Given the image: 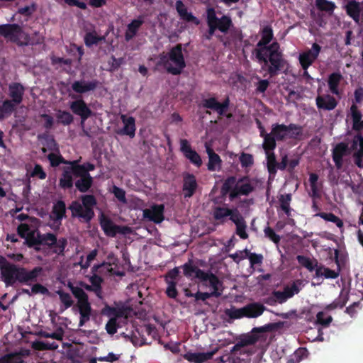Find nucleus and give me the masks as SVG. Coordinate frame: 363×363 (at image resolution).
I'll list each match as a JSON object with an SVG mask.
<instances>
[{"instance_id":"nucleus-36","label":"nucleus","mask_w":363,"mask_h":363,"mask_svg":"<svg viewBox=\"0 0 363 363\" xmlns=\"http://www.w3.org/2000/svg\"><path fill=\"white\" fill-rule=\"evenodd\" d=\"M351 116L352 118V128L354 130L359 131L363 128L362 115L358 110V107L355 104H352L350 107Z\"/></svg>"},{"instance_id":"nucleus-4","label":"nucleus","mask_w":363,"mask_h":363,"mask_svg":"<svg viewBox=\"0 0 363 363\" xmlns=\"http://www.w3.org/2000/svg\"><path fill=\"white\" fill-rule=\"evenodd\" d=\"M82 203L73 201L68 208L72 213V218H77L85 223H89L94 218V208L97 204L96 197L92 194H84L80 196Z\"/></svg>"},{"instance_id":"nucleus-34","label":"nucleus","mask_w":363,"mask_h":363,"mask_svg":"<svg viewBox=\"0 0 363 363\" xmlns=\"http://www.w3.org/2000/svg\"><path fill=\"white\" fill-rule=\"evenodd\" d=\"M278 328V323H268L261 327H256L252 330V336L247 341L248 344L255 343L259 337L256 335L257 333H269L276 330Z\"/></svg>"},{"instance_id":"nucleus-2","label":"nucleus","mask_w":363,"mask_h":363,"mask_svg":"<svg viewBox=\"0 0 363 363\" xmlns=\"http://www.w3.org/2000/svg\"><path fill=\"white\" fill-rule=\"evenodd\" d=\"M255 57L262 64V69L267 72L270 78L277 77L281 73H285L288 69V61L284 58V55L281 46L269 48L264 52L257 51Z\"/></svg>"},{"instance_id":"nucleus-49","label":"nucleus","mask_w":363,"mask_h":363,"mask_svg":"<svg viewBox=\"0 0 363 363\" xmlns=\"http://www.w3.org/2000/svg\"><path fill=\"white\" fill-rule=\"evenodd\" d=\"M291 201V195L286 194L281 195L279 197L280 207L284 211L287 216H291V209L290 208V202Z\"/></svg>"},{"instance_id":"nucleus-48","label":"nucleus","mask_w":363,"mask_h":363,"mask_svg":"<svg viewBox=\"0 0 363 363\" xmlns=\"http://www.w3.org/2000/svg\"><path fill=\"white\" fill-rule=\"evenodd\" d=\"M225 313L229 318L233 320L245 318L244 306L240 308L232 306L230 308L226 309Z\"/></svg>"},{"instance_id":"nucleus-37","label":"nucleus","mask_w":363,"mask_h":363,"mask_svg":"<svg viewBox=\"0 0 363 363\" xmlns=\"http://www.w3.org/2000/svg\"><path fill=\"white\" fill-rule=\"evenodd\" d=\"M318 175L315 173H311L309 174V183L311 186V192L309 196L312 200L319 199L321 198V193L320 188L318 185Z\"/></svg>"},{"instance_id":"nucleus-55","label":"nucleus","mask_w":363,"mask_h":363,"mask_svg":"<svg viewBox=\"0 0 363 363\" xmlns=\"http://www.w3.org/2000/svg\"><path fill=\"white\" fill-rule=\"evenodd\" d=\"M301 284V281L297 280L295 282H294L291 286H286L284 289L289 298L293 297L295 294L299 293L301 290L299 285Z\"/></svg>"},{"instance_id":"nucleus-1","label":"nucleus","mask_w":363,"mask_h":363,"mask_svg":"<svg viewBox=\"0 0 363 363\" xmlns=\"http://www.w3.org/2000/svg\"><path fill=\"white\" fill-rule=\"evenodd\" d=\"M0 269L6 286H13L16 281L26 284L29 281H36L43 272L41 267H35L32 270L28 271L25 267L8 262L2 256H0Z\"/></svg>"},{"instance_id":"nucleus-19","label":"nucleus","mask_w":363,"mask_h":363,"mask_svg":"<svg viewBox=\"0 0 363 363\" xmlns=\"http://www.w3.org/2000/svg\"><path fill=\"white\" fill-rule=\"evenodd\" d=\"M350 153L348 145L345 143H339L333 148L332 152L333 160L335 167L340 169L343 165V157Z\"/></svg>"},{"instance_id":"nucleus-60","label":"nucleus","mask_w":363,"mask_h":363,"mask_svg":"<svg viewBox=\"0 0 363 363\" xmlns=\"http://www.w3.org/2000/svg\"><path fill=\"white\" fill-rule=\"evenodd\" d=\"M240 162L242 167H249L253 164V157L251 154L242 152L240 156Z\"/></svg>"},{"instance_id":"nucleus-14","label":"nucleus","mask_w":363,"mask_h":363,"mask_svg":"<svg viewBox=\"0 0 363 363\" xmlns=\"http://www.w3.org/2000/svg\"><path fill=\"white\" fill-rule=\"evenodd\" d=\"M254 191V186L251 184L247 177H243L239 179L233 189L229 194L231 201L238 198L239 196H247Z\"/></svg>"},{"instance_id":"nucleus-31","label":"nucleus","mask_w":363,"mask_h":363,"mask_svg":"<svg viewBox=\"0 0 363 363\" xmlns=\"http://www.w3.org/2000/svg\"><path fill=\"white\" fill-rule=\"evenodd\" d=\"M24 244L29 248H33L35 252H40V232L38 230H30L26 234Z\"/></svg>"},{"instance_id":"nucleus-3","label":"nucleus","mask_w":363,"mask_h":363,"mask_svg":"<svg viewBox=\"0 0 363 363\" xmlns=\"http://www.w3.org/2000/svg\"><path fill=\"white\" fill-rule=\"evenodd\" d=\"M302 134L303 128L299 125L272 124L271 132L267 135L264 150H274L277 147V141H284L287 138L297 139Z\"/></svg>"},{"instance_id":"nucleus-53","label":"nucleus","mask_w":363,"mask_h":363,"mask_svg":"<svg viewBox=\"0 0 363 363\" xmlns=\"http://www.w3.org/2000/svg\"><path fill=\"white\" fill-rule=\"evenodd\" d=\"M57 294L59 295L60 301L64 304L65 308L67 309L73 305V300L72 299L71 295L62 290H58Z\"/></svg>"},{"instance_id":"nucleus-63","label":"nucleus","mask_w":363,"mask_h":363,"mask_svg":"<svg viewBox=\"0 0 363 363\" xmlns=\"http://www.w3.org/2000/svg\"><path fill=\"white\" fill-rule=\"evenodd\" d=\"M229 219L234 223L235 225L245 220V218L237 208L231 209V213L229 215Z\"/></svg>"},{"instance_id":"nucleus-22","label":"nucleus","mask_w":363,"mask_h":363,"mask_svg":"<svg viewBox=\"0 0 363 363\" xmlns=\"http://www.w3.org/2000/svg\"><path fill=\"white\" fill-rule=\"evenodd\" d=\"M184 275L190 279L196 278L201 281L206 278V272L195 266L191 259L182 266Z\"/></svg>"},{"instance_id":"nucleus-39","label":"nucleus","mask_w":363,"mask_h":363,"mask_svg":"<svg viewBox=\"0 0 363 363\" xmlns=\"http://www.w3.org/2000/svg\"><path fill=\"white\" fill-rule=\"evenodd\" d=\"M52 213L54 215V220L60 221L66 216V205L64 201L59 200L54 203Z\"/></svg>"},{"instance_id":"nucleus-58","label":"nucleus","mask_w":363,"mask_h":363,"mask_svg":"<svg viewBox=\"0 0 363 363\" xmlns=\"http://www.w3.org/2000/svg\"><path fill=\"white\" fill-rule=\"evenodd\" d=\"M325 313L324 312H318L316 315V322L319 325L328 327L332 322L333 318L330 315H328L326 318H325Z\"/></svg>"},{"instance_id":"nucleus-26","label":"nucleus","mask_w":363,"mask_h":363,"mask_svg":"<svg viewBox=\"0 0 363 363\" xmlns=\"http://www.w3.org/2000/svg\"><path fill=\"white\" fill-rule=\"evenodd\" d=\"M245 318H256L267 310L264 304L259 302H252L244 306Z\"/></svg>"},{"instance_id":"nucleus-54","label":"nucleus","mask_w":363,"mask_h":363,"mask_svg":"<svg viewBox=\"0 0 363 363\" xmlns=\"http://www.w3.org/2000/svg\"><path fill=\"white\" fill-rule=\"evenodd\" d=\"M347 302V299L345 297L340 296L338 298L334 300L331 303L327 305L325 309L327 311L335 310L337 308H342Z\"/></svg>"},{"instance_id":"nucleus-38","label":"nucleus","mask_w":363,"mask_h":363,"mask_svg":"<svg viewBox=\"0 0 363 363\" xmlns=\"http://www.w3.org/2000/svg\"><path fill=\"white\" fill-rule=\"evenodd\" d=\"M175 6L176 10L182 20L187 22H193L197 20L191 13L188 12L187 9L182 1H177Z\"/></svg>"},{"instance_id":"nucleus-57","label":"nucleus","mask_w":363,"mask_h":363,"mask_svg":"<svg viewBox=\"0 0 363 363\" xmlns=\"http://www.w3.org/2000/svg\"><path fill=\"white\" fill-rule=\"evenodd\" d=\"M264 233L266 238H269L274 243L278 244L280 242V236L277 235L273 228L269 226H267L264 229Z\"/></svg>"},{"instance_id":"nucleus-25","label":"nucleus","mask_w":363,"mask_h":363,"mask_svg":"<svg viewBox=\"0 0 363 363\" xmlns=\"http://www.w3.org/2000/svg\"><path fill=\"white\" fill-rule=\"evenodd\" d=\"M121 119L124 126L118 133L121 135H128L133 138L135 135V120L133 116L127 117L125 115H121Z\"/></svg>"},{"instance_id":"nucleus-7","label":"nucleus","mask_w":363,"mask_h":363,"mask_svg":"<svg viewBox=\"0 0 363 363\" xmlns=\"http://www.w3.org/2000/svg\"><path fill=\"white\" fill-rule=\"evenodd\" d=\"M67 286L77 300V306L80 314L79 325L82 327L90 320L91 315L92 309L89 296L82 287L75 286L72 283H69Z\"/></svg>"},{"instance_id":"nucleus-32","label":"nucleus","mask_w":363,"mask_h":363,"mask_svg":"<svg viewBox=\"0 0 363 363\" xmlns=\"http://www.w3.org/2000/svg\"><path fill=\"white\" fill-rule=\"evenodd\" d=\"M209 281L210 286L213 289L212 292H216V295H212L213 297L218 298L221 296L223 289L220 288L223 286V282L218 278L214 274L208 272L206 274V278L202 279L201 281Z\"/></svg>"},{"instance_id":"nucleus-5","label":"nucleus","mask_w":363,"mask_h":363,"mask_svg":"<svg viewBox=\"0 0 363 363\" xmlns=\"http://www.w3.org/2000/svg\"><path fill=\"white\" fill-rule=\"evenodd\" d=\"M93 182L94 179L91 176L71 172L67 168L62 167V172L59 179V186L61 189L66 190L72 189L74 184L79 192L86 193L90 189Z\"/></svg>"},{"instance_id":"nucleus-59","label":"nucleus","mask_w":363,"mask_h":363,"mask_svg":"<svg viewBox=\"0 0 363 363\" xmlns=\"http://www.w3.org/2000/svg\"><path fill=\"white\" fill-rule=\"evenodd\" d=\"M236 226V234L242 240L248 238V234L246 232L247 224L245 220H243L239 223L235 224Z\"/></svg>"},{"instance_id":"nucleus-51","label":"nucleus","mask_w":363,"mask_h":363,"mask_svg":"<svg viewBox=\"0 0 363 363\" xmlns=\"http://www.w3.org/2000/svg\"><path fill=\"white\" fill-rule=\"evenodd\" d=\"M237 179L234 176H231L228 177L225 182H223L222 187H221V191L223 194H226L228 193H230L231 191L233 189L234 186H235L237 183Z\"/></svg>"},{"instance_id":"nucleus-10","label":"nucleus","mask_w":363,"mask_h":363,"mask_svg":"<svg viewBox=\"0 0 363 363\" xmlns=\"http://www.w3.org/2000/svg\"><path fill=\"white\" fill-rule=\"evenodd\" d=\"M259 34L261 39L257 43L256 48L253 51L254 54H257L258 50L264 52L268 50L269 48H277L280 45L277 41L270 43L274 38L273 29L270 25L265 26L261 28Z\"/></svg>"},{"instance_id":"nucleus-33","label":"nucleus","mask_w":363,"mask_h":363,"mask_svg":"<svg viewBox=\"0 0 363 363\" xmlns=\"http://www.w3.org/2000/svg\"><path fill=\"white\" fill-rule=\"evenodd\" d=\"M144 23L143 16H140L138 18L133 20L127 26L125 33V40L128 42L132 40L138 33L140 26Z\"/></svg>"},{"instance_id":"nucleus-12","label":"nucleus","mask_w":363,"mask_h":363,"mask_svg":"<svg viewBox=\"0 0 363 363\" xmlns=\"http://www.w3.org/2000/svg\"><path fill=\"white\" fill-rule=\"evenodd\" d=\"M23 33V28L18 24L6 23L0 25V35L13 43L19 44Z\"/></svg>"},{"instance_id":"nucleus-17","label":"nucleus","mask_w":363,"mask_h":363,"mask_svg":"<svg viewBox=\"0 0 363 363\" xmlns=\"http://www.w3.org/2000/svg\"><path fill=\"white\" fill-rule=\"evenodd\" d=\"M69 108L73 113L80 116L81 125H83L86 120L92 114L91 110L88 107L86 103L82 98L71 102Z\"/></svg>"},{"instance_id":"nucleus-45","label":"nucleus","mask_w":363,"mask_h":363,"mask_svg":"<svg viewBox=\"0 0 363 363\" xmlns=\"http://www.w3.org/2000/svg\"><path fill=\"white\" fill-rule=\"evenodd\" d=\"M104 39V37L99 36L95 31L87 32L84 37V43L88 48H91L94 45H97Z\"/></svg>"},{"instance_id":"nucleus-52","label":"nucleus","mask_w":363,"mask_h":363,"mask_svg":"<svg viewBox=\"0 0 363 363\" xmlns=\"http://www.w3.org/2000/svg\"><path fill=\"white\" fill-rule=\"evenodd\" d=\"M245 257H247L250 260V263L251 267H253L256 264H260L263 261V256L261 254H256L254 252H250L248 250H244Z\"/></svg>"},{"instance_id":"nucleus-9","label":"nucleus","mask_w":363,"mask_h":363,"mask_svg":"<svg viewBox=\"0 0 363 363\" xmlns=\"http://www.w3.org/2000/svg\"><path fill=\"white\" fill-rule=\"evenodd\" d=\"M169 53V59L174 64V66H169L167 72L173 75H179L186 67V62L182 53V45L177 44L173 47Z\"/></svg>"},{"instance_id":"nucleus-20","label":"nucleus","mask_w":363,"mask_h":363,"mask_svg":"<svg viewBox=\"0 0 363 363\" xmlns=\"http://www.w3.org/2000/svg\"><path fill=\"white\" fill-rule=\"evenodd\" d=\"M99 85V82L97 79L91 81L77 80L72 84V90L79 94H82L89 91H93Z\"/></svg>"},{"instance_id":"nucleus-28","label":"nucleus","mask_w":363,"mask_h":363,"mask_svg":"<svg viewBox=\"0 0 363 363\" xmlns=\"http://www.w3.org/2000/svg\"><path fill=\"white\" fill-rule=\"evenodd\" d=\"M205 147L206 153L208 155V169L211 172L219 170L222 164V160L220 156L207 143H206Z\"/></svg>"},{"instance_id":"nucleus-18","label":"nucleus","mask_w":363,"mask_h":363,"mask_svg":"<svg viewBox=\"0 0 363 363\" xmlns=\"http://www.w3.org/2000/svg\"><path fill=\"white\" fill-rule=\"evenodd\" d=\"M180 145L181 151L183 152L185 157L196 167H201L202 164L201 158L200 155L191 148L188 140L186 139H182Z\"/></svg>"},{"instance_id":"nucleus-44","label":"nucleus","mask_w":363,"mask_h":363,"mask_svg":"<svg viewBox=\"0 0 363 363\" xmlns=\"http://www.w3.org/2000/svg\"><path fill=\"white\" fill-rule=\"evenodd\" d=\"M315 6L319 11L328 12L330 15L333 13L336 8L334 2L328 0H315Z\"/></svg>"},{"instance_id":"nucleus-40","label":"nucleus","mask_w":363,"mask_h":363,"mask_svg":"<svg viewBox=\"0 0 363 363\" xmlns=\"http://www.w3.org/2000/svg\"><path fill=\"white\" fill-rule=\"evenodd\" d=\"M16 108V106L13 102L9 99H6L2 103L0 102V120L10 116Z\"/></svg>"},{"instance_id":"nucleus-13","label":"nucleus","mask_w":363,"mask_h":363,"mask_svg":"<svg viewBox=\"0 0 363 363\" xmlns=\"http://www.w3.org/2000/svg\"><path fill=\"white\" fill-rule=\"evenodd\" d=\"M230 102L229 96H226L222 102L213 96L203 99L202 106L216 111L220 116H224L229 109Z\"/></svg>"},{"instance_id":"nucleus-29","label":"nucleus","mask_w":363,"mask_h":363,"mask_svg":"<svg viewBox=\"0 0 363 363\" xmlns=\"http://www.w3.org/2000/svg\"><path fill=\"white\" fill-rule=\"evenodd\" d=\"M215 352H187L183 354L184 359L193 363H203L208 359H212Z\"/></svg>"},{"instance_id":"nucleus-27","label":"nucleus","mask_w":363,"mask_h":363,"mask_svg":"<svg viewBox=\"0 0 363 363\" xmlns=\"http://www.w3.org/2000/svg\"><path fill=\"white\" fill-rule=\"evenodd\" d=\"M345 9L346 13L352 18L354 22L359 23L361 13L363 11V7L359 2L355 0L349 1L345 6Z\"/></svg>"},{"instance_id":"nucleus-47","label":"nucleus","mask_w":363,"mask_h":363,"mask_svg":"<svg viewBox=\"0 0 363 363\" xmlns=\"http://www.w3.org/2000/svg\"><path fill=\"white\" fill-rule=\"evenodd\" d=\"M48 158L50 162V165L53 167L59 166L60 164H67L70 166V163L72 160H67L62 155H57L55 153H50Z\"/></svg>"},{"instance_id":"nucleus-11","label":"nucleus","mask_w":363,"mask_h":363,"mask_svg":"<svg viewBox=\"0 0 363 363\" xmlns=\"http://www.w3.org/2000/svg\"><path fill=\"white\" fill-rule=\"evenodd\" d=\"M99 223L101 229L108 237L114 238L118 233L125 234L130 231V228L127 226H120L113 223V222L104 213L99 216Z\"/></svg>"},{"instance_id":"nucleus-46","label":"nucleus","mask_w":363,"mask_h":363,"mask_svg":"<svg viewBox=\"0 0 363 363\" xmlns=\"http://www.w3.org/2000/svg\"><path fill=\"white\" fill-rule=\"evenodd\" d=\"M296 259L301 266L304 267L310 272H313L315 267H317V264H318L317 259L313 261L311 258L304 255H298Z\"/></svg>"},{"instance_id":"nucleus-8","label":"nucleus","mask_w":363,"mask_h":363,"mask_svg":"<svg viewBox=\"0 0 363 363\" xmlns=\"http://www.w3.org/2000/svg\"><path fill=\"white\" fill-rule=\"evenodd\" d=\"M47 246L52 250V253L58 255H64L65 250L67 245V240L65 238L57 239L55 234L52 233H40V246Z\"/></svg>"},{"instance_id":"nucleus-15","label":"nucleus","mask_w":363,"mask_h":363,"mask_svg":"<svg viewBox=\"0 0 363 363\" xmlns=\"http://www.w3.org/2000/svg\"><path fill=\"white\" fill-rule=\"evenodd\" d=\"M199 184L196 176L189 172L183 174L182 194L185 199L191 198L197 191Z\"/></svg>"},{"instance_id":"nucleus-61","label":"nucleus","mask_w":363,"mask_h":363,"mask_svg":"<svg viewBox=\"0 0 363 363\" xmlns=\"http://www.w3.org/2000/svg\"><path fill=\"white\" fill-rule=\"evenodd\" d=\"M167 284V288L166 289V294L169 298H175L178 295V291L177 289V281H170Z\"/></svg>"},{"instance_id":"nucleus-42","label":"nucleus","mask_w":363,"mask_h":363,"mask_svg":"<svg viewBox=\"0 0 363 363\" xmlns=\"http://www.w3.org/2000/svg\"><path fill=\"white\" fill-rule=\"evenodd\" d=\"M231 209L226 207L216 206L213 209V216L216 220L224 223L229 217Z\"/></svg>"},{"instance_id":"nucleus-62","label":"nucleus","mask_w":363,"mask_h":363,"mask_svg":"<svg viewBox=\"0 0 363 363\" xmlns=\"http://www.w3.org/2000/svg\"><path fill=\"white\" fill-rule=\"evenodd\" d=\"M113 194H114L115 197L121 202L125 203L127 202L126 198H125V191L116 186H113Z\"/></svg>"},{"instance_id":"nucleus-23","label":"nucleus","mask_w":363,"mask_h":363,"mask_svg":"<svg viewBox=\"0 0 363 363\" xmlns=\"http://www.w3.org/2000/svg\"><path fill=\"white\" fill-rule=\"evenodd\" d=\"M25 87L18 82H12L9 85V96L16 106L19 105L23 99Z\"/></svg>"},{"instance_id":"nucleus-21","label":"nucleus","mask_w":363,"mask_h":363,"mask_svg":"<svg viewBox=\"0 0 363 363\" xmlns=\"http://www.w3.org/2000/svg\"><path fill=\"white\" fill-rule=\"evenodd\" d=\"M164 206L163 204H155L150 209L144 211V217L155 223H160L164 219Z\"/></svg>"},{"instance_id":"nucleus-56","label":"nucleus","mask_w":363,"mask_h":363,"mask_svg":"<svg viewBox=\"0 0 363 363\" xmlns=\"http://www.w3.org/2000/svg\"><path fill=\"white\" fill-rule=\"evenodd\" d=\"M120 327L121 326L117 321V318L116 317H113L107 322L106 325V330L108 334L114 335Z\"/></svg>"},{"instance_id":"nucleus-64","label":"nucleus","mask_w":363,"mask_h":363,"mask_svg":"<svg viewBox=\"0 0 363 363\" xmlns=\"http://www.w3.org/2000/svg\"><path fill=\"white\" fill-rule=\"evenodd\" d=\"M306 352V349L299 348L295 352L294 357L289 359L286 363H298Z\"/></svg>"},{"instance_id":"nucleus-50","label":"nucleus","mask_w":363,"mask_h":363,"mask_svg":"<svg viewBox=\"0 0 363 363\" xmlns=\"http://www.w3.org/2000/svg\"><path fill=\"white\" fill-rule=\"evenodd\" d=\"M0 363H23V360L21 354L10 353L0 357Z\"/></svg>"},{"instance_id":"nucleus-30","label":"nucleus","mask_w":363,"mask_h":363,"mask_svg":"<svg viewBox=\"0 0 363 363\" xmlns=\"http://www.w3.org/2000/svg\"><path fill=\"white\" fill-rule=\"evenodd\" d=\"M63 168H67L69 171L71 172H76L84 175L91 176L89 172L95 169V165L90 162L80 164L79 160H72L70 163V166H65Z\"/></svg>"},{"instance_id":"nucleus-6","label":"nucleus","mask_w":363,"mask_h":363,"mask_svg":"<svg viewBox=\"0 0 363 363\" xmlns=\"http://www.w3.org/2000/svg\"><path fill=\"white\" fill-rule=\"evenodd\" d=\"M206 21L208 29L203 37L208 40H210L212 38L216 30H218L221 33L225 34L233 26L230 16L228 15H223L220 18L217 17L215 8L211 6L206 8Z\"/></svg>"},{"instance_id":"nucleus-43","label":"nucleus","mask_w":363,"mask_h":363,"mask_svg":"<svg viewBox=\"0 0 363 363\" xmlns=\"http://www.w3.org/2000/svg\"><path fill=\"white\" fill-rule=\"evenodd\" d=\"M267 155V169L270 174H274L277 171V162L274 150H264Z\"/></svg>"},{"instance_id":"nucleus-24","label":"nucleus","mask_w":363,"mask_h":363,"mask_svg":"<svg viewBox=\"0 0 363 363\" xmlns=\"http://www.w3.org/2000/svg\"><path fill=\"white\" fill-rule=\"evenodd\" d=\"M315 103L318 110L332 111L337 105V100L330 94L318 95L315 99Z\"/></svg>"},{"instance_id":"nucleus-16","label":"nucleus","mask_w":363,"mask_h":363,"mask_svg":"<svg viewBox=\"0 0 363 363\" xmlns=\"http://www.w3.org/2000/svg\"><path fill=\"white\" fill-rule=\"evenodd\" d=\"M321 50V47L316 43L312 45L311 50L299 55L298 60L303 69L308 68L316 60Z\"/></svg>"},{"instance_id":"nucleus-35","label":"nucleus","mask_w":363,"mask_h":363,"mask_svg":"<svg viewBox=\"0 0 363 363\" xmlns=\"http://www.w3.org/2000/svg\"><path fill=\"white\" fill-rule=\"evenodd\" d=\"M342 79V76L339 72H333L330 74L328 79V85L330 92L333 94L339 96L340 91L339 90V84Z\"/></svg>"},{"instance_id":"nucleus-41","label":"nucleus","mask_w":363,"mask_h":363,"mask_svg":"<svg viewBox=\"0 0 363 363\" xmlns=\"http://www.w3.org/2000/svg\"><path fill=\"white\" fill-rule=\"evenodd\" d=\"M56 118L57 123L65 126L71 125L74 121V116L67 111L58 110Z\"/></svg>"}]
</instances>
